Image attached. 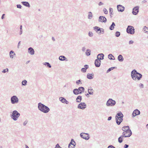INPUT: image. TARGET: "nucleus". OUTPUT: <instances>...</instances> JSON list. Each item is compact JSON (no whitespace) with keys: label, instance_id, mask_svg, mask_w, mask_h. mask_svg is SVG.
I'll return each mask as SVG.
<instances>
[{"label":"nucleus","instance_id":"nucleus-30","mask_svg":"<svg viewBox=\"0 0 148 148\" xmlns=\"http://www.w3.org/2000/svg\"><path fill=\"white\" fill-rule=\"evenodd\" d=\"M69 145H73L74 146H75L76 143L74 141L73 139H72L71 140V142L70 143Z\"/></svg>","mask_w":148,"mask_h":148},{"label":"nucleus","instance_id":"nucleus-5","mask_svg":"<svg viewBox=\"0 0 148 148\" xmlns=\"http://www.w3.org/2000/svg\"><path fill=\"white\" fill-rule=\"evenodd\" d=\"M127 32L131 34H134L135 33V29L133 26H128L127 29Z\"/></svg>","mask_w":148,"mask_h":148},{"label":"nucleus","instance_id":"nucleus-11","mask_svg":"<svg viewBox=\"0 0 148 148\" xmlns=\"http://www.w3.org/2000/svg\"><path fill=\"white\" fill-rule=\"evenodd\" d=\"M139 7L136 6L134 7L133 9L132 13L134 15H137L139 12Z\"/></svg>","mask_w":148,"mask_h":148},{"label":"nucleus","instance_id":"nucleus-31","mask_svg":"<svg viewBox=\"0 0 148 148\" xmlns=\"http://www.w3.org/2000/svg\"><path fill=\"white\" fill-rule=\"evenodd\" d=\"M108 58L109 59L111 60H114L115 58L113 55L111 54H110L108 55Z\"/></svg>","mask_w":148,"mask_h":148},{"label":"nucleus","instance_id":"nucleus-42","mask_svg":"<svg viewBox=\"0 0 148 148\" xmlns=\"http://www.w3.org/2000/svg\"><path fill=\"white\" fill-rule=\"evenodd\" d=\"M109 12L110 14H113V10L112 8H109Z\"/></svg>","mask_w":148,"mask_h":148},{"label":"nucleus","instance_id":"nucleus-1","mask_svg":"<svg viewBox=\"0 0 148 148\" xmlns=\"http://www.w3.org/2000/svg\"><path fill=\"white\" fill-rule=\"evenodd\" d=\"M131 76L132 79L134 81H139L142 78V75L137 72L135 69L132 71L131 73Z\"/></svg>","mask_w":148,"mask_h":148},{"label":"nucleus","instance_id":"nucleus-43","mask_svg":"<svg viewBox=\"0 0 148 148\" xmlns=\"http://www.w3.org/2000/svg\"><path fill=\"white\" fill-rule=\"evenodd\" d=\"M115 68V67H111L110 68H109L108 70L107 71V73H108L110 71H111L113 70L114 68Z\"/></svg>","mask_w":148,"mask_h":148},{"label":"nucleus","instance_id":"nucleus-14","mask_svg":"<svg viewBox=\"0 0 148 148\" xmlns=\"http://www.w3.org/2000/svg\"><path fill=\"white\" fill-rule=\"evenodd\" d=\"M140 113V111L138 109H136L134 111L132 114V117L133 118L136 116L139 115Z\"/></svg>","mask_w":148,"mask_h":148},{"label":"nucleus","instance_id":"nucleus-32","mask_svg":"<svg viewBox=\"0 0 148 148\" xmlns=\"http://www.w3.org/2000/svg\"><path fill=\"white\" fill-rule=\"evenodd\" d=\"M73 92L74 94L76 95H77L79 94V91L78 90V89H75L73 90Z\"/></svg>","mask_w":148,"mask_h":148},{"label":"nucleus","instance_id":"nucleus-4","mask_svg":"<svg viewBox=\"0 0 148 148\" xmlns=\"http://www.w3.org/2000/svg\"><path fill=\"white\" fill-rule=\"evenodd\" d=\"M20 116V113L17 111L14 110L12 112V114L11 115V117L14 120L16 121Z\"/></svg>","mask_w":148,"mask_h":148},{"label":"nucleus","instance_id":"nucleus-34","mask_svg":"<svg viewBox=\"0 0 148 148\" xmlns=\"http://www.w3.org/2000/svg\"><path fill=\"white\" fill-rule=\"evenodd\" d=\"M123 137H124L123 136V135L121 136L118 138V142L120 143H121L123 141Z\"/></svg>","mask_w":148,"mask_h":148},{"label":"nucleus","instance_id":"nucleus-54","mask_svg":"<svg viewBox=\"0 0 148 148\" xmlns=\"http://www.w3.org/2000/svg\"><path fill=\"white\" fill-rule=\"evenodd\" d=\"M84 68H85V69H86L88 68V65H85L84 66Z\"/></svg>","mask_w":148,"mask_h":148},{"label":"nucleus","instance_id":"nucleus-36","mask_svg":"<svg viewBox=\"0 0 148 148\" xmlns=\"http://www.w3.org/2000/svg\"><path fill=\"white\" fill-rule=\"evenodd\" d=\"M27 81L26 80H23L22 82V86H26L27 85Z\"/></svg>","mask_w":148,"mask_h":148},{"label":"nucleus","instance_id":"nucleus-10","mask_svg":"<svg viewBox=\"0 0 148 148\" xmlns=\"http://www.w3.org/2000/svg\"><path fill=\"white\" fill-rule=\"evenodd\" d=\"M86 107V105L84 102H81L77 106V108L79 109L84 110Z\"/></svg>","mask_w":148,"mask_h":148},{"label":"nucleus","instance_id":"nucleus-35","mask_svg":"<svg viewBox=\"0 0 148 148\" xmlns=\"http://www.w3.org/2000/svg\"><path fill=\"white\" fill-rule=\"evenodd\" d=\"M66 58L65 56H60L59 58V59L61 61H64L65 60Z\"/></svg>","mask_w":148,"mask_h":148},{"label":"nucleus","instance_id":"nucleus-53","mask_svg":"<svg viewBox=\"0 0 148 148\" xmlns=\"http://www.w3.org/2000/svg\"><path fill=\"white\" fill-rule=\"evenodd\" d=\"M108 148H115V147L112 145H110L108 146Z\"/></svg>","mask_w":148,"mask_h":148},{"label":"nucleus","instance_id":"nucleus-29","mask_svg":"<svg viewBox=\"0 0 148 148\" xmlns=\"http://www.w3.org/2000/svg\"><path fill=\"white\" fill-rule=\"evenodd\" d=\"M88 19H91L92 18V13L89 12H88Z\"/></svg>","mask_w":148,"mask_h":148},{"label":"nucleus","instance_id":"nucleus-38","mask_svg":"<svg viewBox=\"0 0 148 148\" xmlns=\"http://www.w3.org/2000/svg\"><path fill=\"white\" fill-rule=\"evenodd\" d=\"M120 35V33L119 32H116L115 33V36L116 37H119Z\"/></svg>","mask_w":148,"mask_h":148},{"label":"nucleus","instance_id":"nucleus-12","mask_svg":"<svg viewBox=\"0 0 148 148\" xmlns=\"http://www.w3.org/2000/svg\"><path fill=\"white\" fill-rule=\"evenodd\" d=\"M98 21L99 22L106 23L107 21V19L104 16H100L99 17Z\"/></svg>","mask_w":148,"mask_h":148},{"label":"nucleus","instance_id":"nucleus-40","mask_svg":"<svg viewBox=\"0 0 148 148\" xmlns=\"http://www.w3.org/2000/svg\"><path fill=\"white\" fill-rule=\"evenodd\" d=\"M103 11L105 14H108V11L106 8H104L103 9Z\"/></svg>","mask_w":148,"mask_h":148},{"label":"nucleus","instance_id":"nucleus-45","mask_svg":"<svg viewBox=\"0 0 148 148\" xmlns=\"http://www.w3.org/2000/svg\"><path fill=\"white\" fill-rule=\"evenodd\" d=\"M8 69L7 68L3 70L2 71V72L3 73H5L6 72H8Z\"/></svg>","mask_w":148,"mask_h":148},{"label":"nucleus","instance_id":"nucleus-57","mask_svg":"<svg viewBox=\"0 0 148 148\" xmlns=\"http://www.w3.org/2000/svg\"><path fill=\"white\" fill-rule=\"evenodd\" d=\"M82 50L84 52L86 50V48L84 47H83L82 48Z\"/></svg>","mask_w":148,"mask_h":148},{"label":"nucleus","instance_id":"nucleus-37","mask_svg":"<svg viewBox=\"0 0 148 148\" xmlns=\"http://www.w3.org/2000/svg\"><path fill=\"white\" fill-rule=\"evenodd\" d=\"M91 51L90 49H87L86 52V55L88 56H89L90 54Z\"/></svg>","mask_w":148,"mask_h":148},{"label":"nucleus","instance_id":"nucleus-21","mask_svg":"<svg viewBox=\"0 0 148 148\" xmlns=\"http://www.w3.org/2000/svg\"><path fill=\"white\" fill-rule=\"evenodd\" d=\"M104 55L103 53H100L97 56V59L99 60H103V57Z\"/></svg>","mask_w":148,"mask_h":148},{"label":"nucleus","instance_id":"nucleus-55","mask_svg":"<svg viewBox=\"0 0 148 148\" xmlns=\"http://www.w3.org/2000/svg\"><path fill=\"white\" fill-rule=\"evenodd\" d=\"M130 130V129H127L126 130H125H125L124 129L123 130H122L123 131V132H125L128 131V130Z\"/></svg>","mask_w":148,"mask_h":148},{"label":"nucleus","instance_id":"nucleus-46","mask_svg":"<svg viewBox=\"0 0 148 148\" xmlns=\"http://www.w3.org/2000/svg\"><path fill=\"white\" fill-rule=\"evenodd\" d=\"M81 71L82 72L85 73L86 72V69L85 68H82L81 69Z\"/></svg>","mask_w":148,"mask_h":148},{"label":"nucleus","instance_id":"nucleus-26","mask_svg":"<svg viewBox=\"0 0 148 148\" xmlns=\"http://www.w3.org/2000/svg\"><path fill=\"white\" fill-rule=\"evenodd\" d=\"M42 64L43 65L45 66L46 67L49 68H51V65L49 62H43L42 63Z\"/></svg>","mask_w":148,"mask_h":148},{"label":"nucleus","instance_id":"nucleus-3","mask_svg":"<svg viewBox=\"0 0 148 148\" xmlns=\"http://www.w3.org/2000/svg\"><path fill=\"white\" fill-rule=\"evenodd\" d=\"M123 115L122 113L120 112L116 114L115 116V120L116 123L119 125L123 121Z\"/></svg>","mask_w":148,"mask_h":148},{"label":"nucleus","instance_id":"nucleus-9","mask_svg":"<svg viewBox=\"0 0 148 148\" xmlns=\"http://www.w3.org/2000/svg\"><path fill=\"white\" fill-rule=\"evenodd\" d=\"M122 134L124 137H130L132 134V132L131 130H128L125 132H123Z\"/></svg>","mask_w":148,"mask_h":148},{"label":"nucleus","instance_id":"nucleus-48","mask_svg":"<svg viewBox=\"0 0 148 148\" xmlns=\"http://www.w3.org/2000/svg\"><path fill=\"white\" fill-rule=\"evenodd\" d=\"M55 148H62V147L60 146L58 144H57L55 146Z\"/></svg>","mask_w":148,"mask_h":148},{"label":"nucleus","instance_id":"nucleus-59","mask_svg":"<svg viewBox=\"0 0 148 148\" xmlns=\"http://www.w3.org/2000/svg\"><path fill=\"white\" fill-rule=\"evenodd\" d=\"M112 118V117L111 116H109L108 117V121H110L111 119Z\"/></svg>","mask_w":148,"mask_h":148},{"label":"nucleus","instance_id":"nucleus-2","mask_svg":"<svg viewBox=\"0 0 148 148\" xmlns=\"http://www.w3.org/2000/svg\"><path fill=\"white\" fill-rule=\"evenodd\" d=\"M38 108L39 110L44 113H47L50 111L49 108L41 103L38 104Z\"/></svg>","mask_w":148,"mask_h":148},{"label":"nucleus","instance_id":"nucleus-50","mask_svg":"<svg viewBox=\"0 0 148 148\" xmlns=\"http://www.w3.org/2000/svg\"><path fill=\"white\" fill-rule=\"evenodd\" d=\"M75 146H74L73 145H69L68 147L69 148H75Z\"/></svg>","mask_w":148,"mask_h":148},{"label":"nucleus","instance_id":"nucleus-16","mask_svg":"<svg viewBox=\"0 0 148 148\" xmlns=\"http://www.w3.org/2000/svg\"><path fill=\"white\" fill-rule=\"evenodd\" d=\"M101 61L98 59H96L95 61V66L97 67H99L101 64Z\"/></svg>","mask_w":148,"mask_h":148},{"label":"nucleus","instance_id":"nucleus-49","mask_svg":"<svg viewBox=\"0 0 148 148\" xmlns=\"http://www.w3.org/2000/svg\"><path fill=\"white\" fill-rule=\"evenodd\" d=\"M139 87L140 88H143V87H144V85H143L141 84V83H140L139 85Z\"/></svg>","mask_w":148,"mask_h":148},{"label":"nucleus","instance_id":"nucleus-39","mask_svg":"<svg viewBox=\"0 0 148 148\" xmlns=\"http://www.w3.org/2000/svg\"><path fill=\"white\" fill-rule=\"evenodd\" d=\"M129 127L128 126H124L122 128V130H123L124 129L125 130H126V129H129Z\"/></svg>","mask_w":148,"mask_h":148},{"label":"nucleus","instance_id":"nucleus-17","mask_svg":"<svg viewBox=\"0 0 148 148\" xmlns=\"http://www.w3.org/2000/svg\"><path fill=\"white\" fill-rule=\"evenodd\" d=\"M94 29L98 34H100L101 33V29L99 27L96 26L94 27Z\"/></svg>","mask_w":148,"mask_h":148},{"label":"nucleus","instance_id":"nucleus-25","mask_svg":"<svg viewBox=\"0 0 148 148\" xmlns=\"http://www.w3.org/2000/svg\"><path fill=\"white\" fill-rule=\"evenodd\" d=\"M9 55L10 57L11 58H13L14 56H15L16 54L15 53H14V51H11L10 52Z\"/></svg>","mask_w":148,"mask_h":148},{"label":"nucleus","instance_id":"nucleus-19","mask_svg":"<svg viewBox=\"0 0 148 148\" xmlns=\"http://www.w3.org/2000/svg\"><path fill=\"white\" fill-rule=\"evenodd\" d=\"M94 76V74L93 73H88L87 75V77L88 79H93Z\"/></svg>","mask_w":148,"mask_h":148},{"label":"nucleus","instance_id":"nucleus-51","mask_svg":"<svg viewBox=\"0 0 148 148\" xmlns=\"http://www.w3.org/2000/svg\"><path fill=\"white\" fill-rule=\"evenodd\" d=\"M17 7L18 8L21 9V8L22 6L20 4H18L16 5Z\"/></svg>","mask_w":148,"mask_h":148},{"label":"nucleus","instance_id":"nucleus-47","mask_svg":"<svg viewBox=\"0 0 148 148\" xmlns=\"http://www.w3.org/2000/svg\"><path fill=\"white\" fill-rule=\"evenodd\" d=\"M76 83V84L77 85H78L79 84H82V83L81 82V80H80L77 81Z\"/></svg>","mask_w":148,"mask_h":148},{"label":"nucleus","instance_id":"nucleus-58","mask_svg":"<svg viewBox=\"0 0 148 148\" xmlns=\"http://www.w3.org/2000/svg\"><path fill=\"white\" fill-rule=\"evenodd\" d=\"M5 14H2V16H1V19H3L4 18V16Z\"/></svg>","mask_w":148,"mask_h":148},{"label":"nucleus","instance_id":"nucleus-18","mask_svg":"<svg viewBox=\"0 0 148 148\" xmlns=\"http://www.w3.org/2000/svg\"><path fill=\"white\" fill-rule=\"evenodd\" d=\"M60 100L62 103H65L66 104H68L69 102L65 99L63 97H60L59 98Z\"/></svg>","mask_w":148,"mask_h":148},{"label":"nucleus","instance_id":"nucleus-13","mask_svg":"<svg viewBox=\"0 0 148 148\" xmlns=\"http://www.w3.org/2000/svg\"><path fill=\"white\" fill-rule=\"evenodd\" d=\"M118 10L119 12H123L125 10V7L121 5H118L117 6Z\"/></svg>","mask_w":148,"mask_h":148},{"label":"nucleus","instance_id":"nucleus-64","mask_svg":"<svg viewBox=\"0 0 148 148\" xmlns=\"http://www.w3.org/2000/svg\"><path fill=\"white\" fill-rule=\"evenodd\" d=\"M22 30H20V34L21 35L22 34Z\"/></svg>","mask_w":148,"mask_h":148},{"label":"nucleus","instance_id":"nucleus-60","mask_svg":"<svg viewBox=\"0 0 148 148\" xmlns=\"http://www.w3.org/2000/svg\"><path fill=\"white\" fill-rule=\"evenodd\" d=\"M103 3L102 2H100L99 3V5H103Z\"/></svg>","mask_w":148,"mask_h":148},{"label":"nucleus","instance_id":"nucleus-61","mask_svg":"<svg viewBox=\"0 0 148 148\" xmlns=\"http://www.w3.org/2000/svg\"><path fill=\"white\" fill-rule=\"evenodd\" d=\"M147 2V1H146L145 0H144L142 1V3H146Z\"/></svg>","mask_w":148,"mask_h":148},{"label":"nucleus","instance_id":"nucleus-6","mask_svg":"<svg viewBox=\"0 0 148 148\" xmlns=\"http://www.w3.org/2000/svg\"><path fill=\"white\" fill-rule=\"evenodd\" d=\"M116 103V101L111 99H109L107 101L106 105L108 106H113Z\"/></svg>","mask_w":148,"mask_h":148},{"label":"nucleus","instance_id":"nucleus-20","mask_svg":"<svg viewBox=\"0 0 148 148\" xmlns=\"http://www.w3.org/2000/svg\"><path fill=\"white\" fill-rule=\"evenodd\" d=\"M94 91V90L90 86L89 87L88 89V92L90 95H93V94Z\"/></svg>","mask_w":148,"mask_h":148},{"label":"nucleus","instance_id":"nucleus-27","mask_svg":"<svg viewBox=\"0 0 148 148\" xmlns=\"http://www.w3.org/2000/svg\"><path fill=\"white\" fill-rule=\"evenodd\" d=\"M82 99V97L81 96H78L76 99V101L77 102H80Z\"/></svg>","mask_w":148,"mask_h":148},{"label":"nucleus","instance_id":"nucleus-56","mask_svg":"<svg viewBox=\"0 0 148 148\" xmlns=\"http://www.w3.org/2000/svg\"><path fill=\"white\" fill-rule=\"evenodd\" d=\"M129 147V145L127 144H125L124 146V148H127Z\"/></svg>","mask_w":148,"mask_h":148},{"label":"nucleus","instance_id":"nucleus-63","mask_svg":"<svg viewBox=\"0 0 148 148\" xmlns=\"http://www.w3.org/2000/svg\"><path fill=\"white\" fill-rule=\"evenodd\" d=\"M22 25H21L20 26V30H22Z\"/></svg>","mask_w":148,"mask_h":148},{"label":"nucleus","instance_id":"nucleus-33","mask_svg":"<svg viewBox=\"0 0 148 148\" xmlns=\"http://www.w3.org/2000/svg\"><path fill=\"white\" fill-rule=\"evenodd\" d=\"M115 26V23L114 22H112V25H110L109 27V29L111 30H112L114 28V27Z\"/></svg>","mask_w":148,"mask_h":148},{"label":"nucleus","instance_id":"nucleus-23","mask_svg":"<svg viewBox=\"0 0 148 148\" xmlns=\"http://www.w3.org/2000/svg\"><path fill=\"white\" fill-rule=\"evenodd\" d=\"M117 58L118 60L120 62H123L124 60L123 56L121 54L118 56Z\"/></svg>","mask_w":148,"mask_h":148},{"label":"nucleus","instance_id":"nucleus-15","mask_svg":"<svg viewBox=\"0 0 148 148\" xmlns=\"http://www.w3.org/2000/svg\"><path fill=\"white\" fill-rule=\"evenodd\" d=\"M28 52L31 55H33L34 54L35 51L32 48L30 47L28 49Z\"/></svg>","mask_w":148,"mask_h":148},{"label":"nucleus","instance_id":"nucleus-44","mask_svg":"<svg viewBox=\"0 0 148 148\" xmlns=\"http://www.w3.org/2000/svg\"><path fill=\"white\" fill-rule=\"evenodd\" d=\"M28 121L27 120H25L23 122V125L24 126H25L28 123Z\"/></svg>","mask_w":148,"mask_h":148},{"label":"nucleus","instance_id":"nucleus-24","mask_svg":"<svg viewBox=\"0 0 148 148\" xmlns=\"http://www.w3.org/2000/svg\"><path fill=\"white\" fill-rule=\"evenodd\" d=\"M22 4L24 6L29 8L30 7V5L29 3L27 2L26 1H23L21 2Z\"/></svg>","mask_w":148,"mask_h":148},{"label":"nucleus","instance_id":"nucleus-22","mask_svg":"<svg viewBox=\"0 0 148 148\" xmlns=\"http://www.w3.org/2000/svg\"><path fill=\"white\" fill-rule=\"evenodd\" d=\"M78 90L79 92V94H81L84 91V88L83 87H79Z\"/></svg>","mask_w":148,"mask_h":148},{"label":"nucleus","instance_id":"nucleus-28","mask_svg":"<svg viewBox=\"0 0 148 148\" xmlns=\"http://www.w3.org/2000/svg\"><path fill=\"white\" fill-rule=\"evenodd\" d=\"M143 31L144 33L148 34V27L145 26H144L143 28Z\"/></svg>","mask_w":148,"mask_h":148},{"label":"nucleus","instance_id":"nucleus-52","mask_svg":"<svg viewBox=\"0 0 148 148\" xmlns=\"http://www.w3.org/2000/svg\"><path fill=\"white\" fill-rule=\"evenodd\" d=\"M134 42L132 40H130L129 41V45L132 44Z\"/></svg>","mask_w":148,"mask_h":148},{"label":"nucleus","instance_id":"nucleus-41","mask_svg":"<svg viewBox=\"0 0 148 148\" xmlns=\"http://www.w3.org/2000/svg\"><path fill=\"white\" fill-rule=\"evenodd\" d=\"M88 35L89 36L92 37L93 36V33L91 32H89L88 33Z\"/></svg>","mask_w":148,"mask_h":148},{"label":"nucleus","instance_id":"nucleus-8","mask_svg":"<svg viewBox=\"0 0 148 148\" xmlns=\"http://www.w3.org/2000/svg\"><path fill=\"white\" fill-rule=\"evenodd\" d=\"M80 136L82 138L86 140H88L90 138L89 135L88 133H81Z\"/></svg>","mask_w":148,"mask_h":148},{"label":"nucleus","instance_id":"nucleus-62","mask_svg":"<svg viewBox=\"0 0 148 148\" xmlns=\"http://www.w3.org/2000/svg\"><path fill=\"white\" fill-rule=\"evenodd\" d=\"M20 41H19L18 44V48H19V46L20 45Z\"/></svg>","mask_w":148,"mask_h":148},{"label":"nucleus","instance_id":"nucleus-7","mask_svg":"<svg viewBox=\"0 0 148 148\" xmlns=\"http://www.w3.org/2000/svg\"><path fill=\"white\" fill-rule=\"evenodd\" d=\"M10 101L12 104L17 103L18 102V99L16 96L14 95L12 96L10 99Z\"/></svg>","mask_w":148,"mask_h":148}]
</instances>
